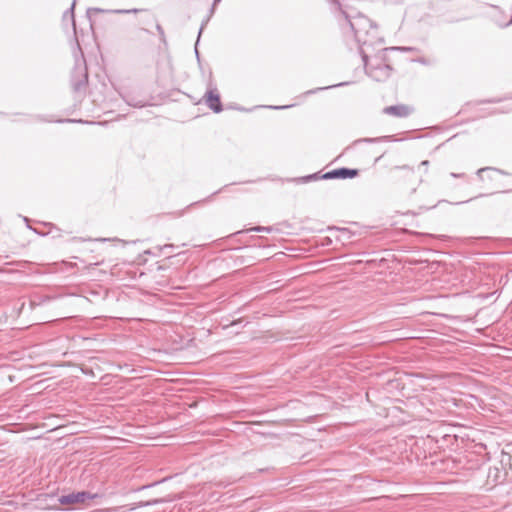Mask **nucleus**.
<instances>
[{"label":"nucleus","mask_w":512,"mask_h":512,"mask_svg":"<svg viewBox=\"0 0 512 512\" xmlns=\"http://www.w3.org/2000/svg\"><path fill=\"white\" fill-rule=\"evenodd\" d=\"M97 494L81 491L61 496L58 500L61 505H72L76 503H84L86 500L94 499Z\"/></svg>","instance_id":"obj_1"},{"label":"nucleus","mask_w":512,"mask_h":512,"mask_svg":"<svg viewBox=\"0 0 512 512\" xmlns=\"http://www.w3.org/2000/svg\"><path fill=\"white\" fill-rule=\"evenodd\" d=\"M412 112H413V108L408 105H404V104L387 106L383 109L384 114H387V115H390L393 117H397V118L408 117Z\"/></svg>","instance_id":"obj_2"},{"label":"nucleus","mask_w":512,"mask_h":512,"mask_svg":"<svg viewBox=\"0 0 512 512\" xmlns=\"http://www.w3.org/2000/svg\"><path fill=\"white\" fill-rule=\"evenodd\" d=\"M358 175V170L349 168H339L325 173L323 179H347Z\"/></svg>","instance_id":"obj_3"},{"label":"nucleus","mask_w":512,"mask_h":512,"mask_svg":"<svg viewBox=\"0 0 512 512\" xmlns=\"http://www.w3.org/2000/svg\"><path fill=\"white\" fill-rule=\"evenodd\" d=\"M205 103L207 106L216 113L222 111V105L220 102V95L217 89H210L205 94Z\"/></svg>","instance_id":"obj_4"},{"label":"nucleus","mask_w":512,"mask_h":512,"mask_svg":"<svg viewBox=\"0 0 512 512\" xmlns=\"http://www.w3.org/2000/svg\"><path fill=\"white\" fill-rule=\"evenodd\" d=\"M342 14L348 21L350 28L354 31L355 38L358 41H361V28H365L366 26L370 25V21L365 17H358L355 19V21H351L350 19H348V16L346 15L345 12L342 11Z\"/></svg>","instance_id":"obj_5"},{"label":"nucleus","mask_w":512,"mask_h":512,"mask_svg":"<svg viewBox=\"0 0 512 512\" xmlns=\"http://www.w3.org/2000/svg\"><path fill=\"white\" fill-rule=\"evenodd\" d=\"M390 66L389 65H383L380 67H377L369 72L370 76L375 78L376 80H381L383 78H386L390 74Z\"/></svg>","instance_id":"obj_6"},{"label":"nucleus","mask_w":512,"mask_h":512,"mask_svg":"<svg viewBox=\"0 0 512 512\" xmlns=\"http://www.w3.org/2000/svg\"><path fill=\"white\" fill-rule=\"evenodd\" d=\"M76 0L73 1L69 10H67L63 15V20H69L72 23L74 33L76 34V23L74 16V8H75Z\"/></svg>","instance_id":"obj_7"},{"label":"nucleus","mask_w":512,"mask_h":512,"mask_svg":"<svg viewBox=\"0 0 512 512\" xmlns=\"http://www.w3.org/2000/svg\"><path fill=\"white\" fill-rule=\"evenodd\" d=\"M392 136H381V137H375V138H361L354 142V144L358 143H379L383 141L391 140Z\"/></svg>","instance_id":"obj_8"},{"label":"nucleus","mask_w":512,"mask_h":512,"mask_svg":"<svg viewBox=\"0 0 512 512\" xmlns=\"http://www.w3.org/2000/svg\"><path fill=\"white\" fill-rule=\"evenodd\" d=\"M487 171L497 172V173H500V174H506L503 170H500V169H496V168H492V167H484V168H480L477 171V175L482 179V173L487 172Z\"/></svg>","instance_id":"obj_9"},{"label":"nucleus","mask_w":512,"mask_h":512,"mask_svg":"<svg viewBox=\"0 0 512 512\" xmlns=\"http://www.w3.org/2000/svg\"><path fill=\"white\" fill-rule=\"evenodd\" d=\"M251 230L256 231V232H263V231L270 232L271 227L256 226V227H253Z\"/></svg>","instance_id":"obj_10"},{"label":"nucleus","mask_w":512,"mask_h":512,"mask_svg":"<svg viewBox=\"0 0 512 512\" xmlns=\"http://www.w3.org/2000/svg\"><path fill=\"white\" fill-rule=\"evenodd\" d=\"M208 21H209V17L206 19V21H205V22H203V23H202L201 28H200V31H199L198 38L200 37V35H201V33H202V31H203V29H204V27L206 26V24H207V22H208Z\"/></svg>","instance_id":"obj_11"},{"label":"nucleus","mask_w":512,"mask_h":512,"mask_svg":"<svg viewBox=\"0 0 512 512\" xmlns=\"http://www.w3.org/2000/svg\"><path fill=\"white\" fill-rule=\"evenodd\" d=\"M451 176H452V177H455V178H460V177H463V176H464V174L451 173Z\"/></svg>","instance_id":"obj_12"},{"label":"nucleus","mask_w":512,"mask_h":512,"mask_svg":"<svg viewBox=\"0 0 512 512\" xmlns=\"http://www.w3.org/2000/svg\"><path fill=\"white\" fill-rule=\"evenodd\" d=\"M429 164L427 160L421 162V166L426 167Z\"/></svg>","instance_id":"obj_13"},{"label":"nucleus","mask_w":512,"mask_h":512,"mask_svg":"<svg viewBox=\"0 0 512 512\" xmlns=\"http://www.w3.org/2000/svg\"><path fill=\"white\" fill-rule=\"evenodd\" d=\"M157 30H158L161 34H163V29H162V27H161L160 25H158V26H157Z\"/></svg>","instance_id":"obj_14"},{"label":"nucleus","mask_w":512,"mask_h":512,"mask_svg":"<svg viewBox=\"0 0 512 512\" xmlns=\"http://www.w3.org/2000/svg\"><path fill=\"white\" fill-rule=\"evenodd\" d=\"M340 85H341V84H339L338 86H340ZM335 86H336V85H330V86H328V88H333V87H335ZM322 89H323V88H319L318 90H322ZM324 89H327V87H325Z\"/></svg>","instance_id":"obj_15"},{"label":"nucleus","mask_w":512,"mask_h":512,"mask_svg":"<svg viewBox=\"0 0 512 512\" xmlns=\"http://www.w3.org/2000/svg\"><path fill=\"white\" fill-rule=\"evenodd\" d=\"M363 60L365 62V66L367 67V56L366 55L363 56Z\"/></svg>","instance_id":"obj_16"},{"label":"nucleus","mask_w":512,"mask_h":512,"mask_svg":"<svg viewBox=\"0 0 512 512\" xmlns=\"http://www.w3.org/2000/svg\"><path fill=\"white\" fill-rule=\"evenodd\" d=\"M77 47H78V49H79V51H80L81 55L83 56V53H82L81 48H80V44H79L78 42H77Z\"/></svg>","instance_id":"obj_17"},{"label":"nucleus","mask_w":512,"mask_h":512,"mask_svg":"<svg viewBox=\"0 0 512 512\" xmlns=\"http://www.w3.org/2000/svg\"><path fill=\"white\" fill-rule=\"evenodd\" d=\"M315 176H316V175H311V176L306 177V179H307V180H308V179H312V178H314Z\"/></svg>","instance_id":"obj_18"},{"label":"nucleus","mask_w":512,"mask_h":512,"mask_svg":"<svg viewBox=\"0 0 512 512\" xmlns=\"http://www.w3.org/2000/svg\"><path fill=\"white\" fill-rule=\"evenodd\" d=\"M87 78H88L87 73H85V74H84V79H85V81H87Z\"/></svg>","instance_id":"obj_19"},{"label":"nucleus","mask_w":512,"mask_h":512,"mask_svg":"<svg viewBox=\"0 0 512 512\" xmlns=\"http://www.w3.org/2000/svg\"><path fill=\"white\" fill-rule=\"evenodd\" d=\"M287 107H288V106H282L281 108H282V109H285V108H287ZM275 108H276V109H278L279 107H275Z\"/></svg>","instance_id":"obj_20"},{"label":"nucleus","mask_w":512,"mask_h":512,"mask_svg":"<svg viewBox=\"0 0 512 512\" xmlns=\"http://www.w3.org/2000/svg\"><path fill=\"white\" fill-rule=\"evenodd\" d=\"M333 3L338 4V0H332Z\"/></svg>","instance_id":"obj_21"},{"label":"nucleus","mask_w":512,"mask_h":512,"mask_svg":"<svg viewBox=\"0 0 512 512\" xmlns=\"http://www.w3.org/2000/svg\"><path fill=\"white\" fill-rule=\"evenodd\" d=\"M221 0H214V4H216L217 2H220Z\"/></svg>","instance_id":"obj_22"},{"label":"nucleus","mask_w":512,"mask_h":512,"mask_svg":"<svg viewBox=\"0 0 512 512\" xmlns=\"http://www.w3.org/2000/svg\"><path fill=\"white\" fill-rule=\"evenodd\" d=\"M195 52H196V54H198V49H197V46L195 47Z\"/></svg>","instance_id":"obj_23"}]
</instances>
